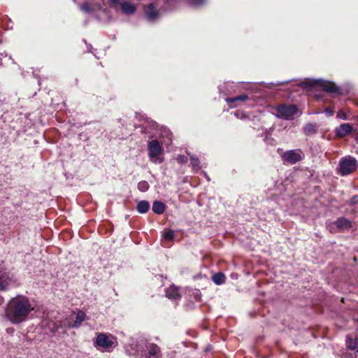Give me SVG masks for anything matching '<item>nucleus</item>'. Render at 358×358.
Instances as JSON below:
<instances>
[{"mask_svg":"<svg viewBox=\"0 0 358 358\" xmlns=\"http://www.w3.org/2000/svg\"><path fill=\"white\" fill-rule=\"evenodd\" d=\"M34 304L27 296L17 295L7 303L4 317L13 324L26 322L34 310Z\"/></svg>","mask_w":358,"mask_h":358,"instance_id":"1","label":"nucleus"},{"mask_svg":"<svg viewBox=\"0 0 358 358\" xmlns=\"http://www.w3.org/2000/svg\"><path fill=\"white\" fill-rule=\"evenodd\" d=\"M117 343V338L108 333H97L93 342L96 350L107 352H113Z\"/></svg>","mask_w":358,"mask_h":358,"instance_id":"2","label":"nucleus"},{"mask_svg":"<svg viewBox=\"0 0 358 358\" xmlns=\"http://www.w3.org/2000/svg\"><path fill=\"white\" fill-rule=\"evenodd\" d=\"M148 155L152 162L160 164L162 159L160 157L163 153V147L157 140H152L148 144Z\"/></svg>","mask_w":358,"mask_h":358,"instance_id":"3","label":"nucleus"},{"mask_svg":"<svg viewBox=\"0 0 358 358\" xmlns=\"http://www.w3.org/2000/svg\"><path fill=\"white\" fill-rule=\"evenodd\" d=\"M357 168V160L352 157H343L339 162V171L342 176L348 175Z\"/></svg>","mask_w":358,"mask_h":358,"instance_id":"4","label":"nucleus"},{"mask_svg":"<svg viewBox=\"0 0 358 358\" xmlns=\"http://www.w3.org/2000/svg\"><path fill=\"white\" fill-rule=\"evenodd\" d=\"M277 117L285 119H293L297 115L298 109L294 105L282 104L276 108Z\"/></svg>","mask_w":358,"mask_h":358,"instance_id":"5","label":"nucleus"},{"mask_svg":"<svg viewBox=\"0 0 358 358\" xmlns=\"http://www.w3.org/2000/svg\"><path fill=\"white\" fill-rule=\"evenodd\" d=\"M284 163L294 164L304 158V154L301 149L290 150L281 155Z\"/></svg>","mask_w":358,"mask_h":358,"instance_id":"6","label":"nucleus"},{"mask_svg":"<svg viewBox=\"0 0 358 358\" xmlns=\"http://www.w3.org/2000/svg\"><path fill=\"white\" fill-rule=\"evenodd\" d=\"M305 85V87L307 88L311 86L320 87L323 91L329 93L337 92L339 90L334 83L324 80H313L306 83Z\"/></svg>","mask_w":358,"mask_h":358,"instance_id":"7","label":"nucleus"},{"mask_svg":"<svg viewBox=\"0 0 358 358\" xmlns=\"http://www.w3.org/2000/svg\"><path fill=\"white\" fill-rule=\"evenodd\" d=\"M16 285V280L4 267L0 266V291H5L10 287Z\"/></svg>","mask_w":358,"mask_h":358,"instance_id":"8","label":"nucleus"},{"mask_svg":"<svg viewBox=\"0 0 358 358\" xmlns=\"http://www.w3.org/2000/svg\"><path fill=\"white\" fill-rule=\"evenodd\" d=\"M103 0H87L80 6V9L87 13H92L97 10L103 9Z\"/></svg>","mask_w":358,"mask_h":358,"instance_id":"9","label":"nucleus"},{"mask_svg":"<svg viewBox=\"0 0 358 358\" xmlns=\"http://www.w3.org/2000/svg\"><path fill=\"white\" fill-rule=\"evenodd\" d=\"M143 11L146 19L149 22H155L159 18V12L157 10V5L155 3H149L148 6H144Z\"/></svg>","mask_w":358,"mask_h":358,"instance_id":"10","label":"nucleus"},{"mask_svg":"<svg viewBox=\"0 0 358 358\" xmlns=\"http://www.w3.org/2000/svg\"><path fill=\"white\" fill-rule=\"evenodd\" d=\"M249 99L246 94H242L233 98H227L226 101L231 108H236L240 106L239 102H243Z\"/></svg>","mask_w":358,"mask_h":358,"instance_id":"11","label":"nucleus"},{"mask_svg":"<svg viewBox=\"0 0 358 358\" xmlns=\"http://www.w3.org/2000/svg\"><path fill=\"white\" fill-rule=\"evenodd\" d=\"M120 8L122 13L127 15H132L136 10V7L134 4L126 1L121 2Z\"/></svg>","mask_w":358,"mask_h":358,"instance_id":"12","label":"nucleus"},{"mask_svg":"<svg viewBox=\"0 0 358 358\" xmlns=\"http://www.w3.org/2000/svg\"><path fill=\"white\" fill-rule=\"evenodd\" d=\"M334 224L341 231L349 229L352 226L351 222L345 217H340L337 219L335 221Z\"/></svg>","mask_w":358,"mask_h":358,"instance_id":"13","label":"nucleus"},{"mask_svg":"<svg viewBox=\"0 0 358 358\" xmlns=\"http://www.w3.org/2000/svg\"><path fill=\"white\" fill-rule=\"evenodd\" d=\"M166 296L170 299L177 300L181 296L178 288L174 285L170 286L166 292Z\"/></svg>","mask_w":358,"mask_h":358,"instance_id":"14","label":"nucleus"},{"mask_svg":"<svg viewBox=\"0 0 358 358\" xmlns=\"http://www.w3.org/2000/svg\"><path fill=\"white\" fill-rule=\"evenodd\" d=\"M352 130V126L348 123H344L341 124L338 127L336 128V134L339 136H344L350 133H351Z\"/></svg>","mask_w":358,"mask_h":358,"instance_id":"15","label":"nucleus"},{"mask_svg":"<svg viewBox=\"0 0 358 358\" xmlns=\"http://www.w3.org/2000/svg\"><path fill=\"white\" fill-rule=\"evenodd\" d=\"M85 318H86L85 313L84 312L80 310L76 314V317L74 322L72 324H71L70 326L71 327L77 328V327H80V325L81 324V323L83 321H85Z\"/></svg>","mask_w":358,"mask_h":358,"instance_id":"16","label":"nucleus"},{"mask_svg":"<svg viewBox=\"0 0 358 358\" xmlns=\"http://www.w3.org/2000/svg\"><path fill=\"white\" fill-rule=\"evenodd\" d=\"M137 210L140 213H145L150 208V203L147 201H141L137 204Z\"/></svg>","mask_w":358,"mask_h":358,"instance_id":"17","label":"nucleus"},{"mask_svg":"<svg viewBox=\"0 0 358 358\" xmlns=\"http://www.w3.org/2000/svg\"><path fill=\"white\" fill-rule=\"evenodd\" d=\"M152 210L157 214H162L165 209L164 204L161 201H155L152 204Z\"/></svg>","mask_w":358,"mask_h":358,"instance_id":"18","label":"nucleus"},{"mask_svg":"<svg viewBox=\"0 0 358 358\" xmlns=\"http://www.w3.org/2000/svg\"><path fill=\"white\" fill-rule=\"evenodd\" d=\"M213 281L216 285H222L225 282L226 277L222 273H217L213 275Z\"/></svg>","mask_w":358,"mask_h":358,"instance_id":"19","label":"nucleus"},{"mask_svg":"<svg viewBox=\"0 0 358 358\" xmlns=\"http://www.w3.org/2000/svg\"><path fill=\"white\" fill-rule=\"evenodd\" d=\"M346 343L348 348L350 350H355L358 345V339L355 338V340H352L348 336L346 338Z\"/></svg>","mask_w":358,"mask_h":358,"instance_id":"20","label":"nucleus"},{"mask_svg":"<svg viewBox=\"0 0 358 358\" xmlns=\"http://www.w3.org/2000/svg\"><path fill=\"white\" fill-rule=\"evenodd\" d=\"M191 165L195 171H198L200 169L199 160L197 157L194 155L190 156Z\"/></svg>","mask_w":358,"mask_h":358,"instance_id":"21","label":"nucleus"},{"mask_svg":"<svg viewBox=\"0 0 358 358\" xmlns=\"http://www.w3.org/2000/svg\"><path fill=\"white\" fill-rule=\"evenodd\" d=\"M147 348L149 350V355L152 357L156 356L159 351L158 346L155 344H150Z\"/></svg>","mask_w":358,"mask_h":358,"instance_id":"22","label":"nucleus"},{"mask_svg":"<svg viewBox=\"0 0 358 358\" xmlns=\"http://www.w3.org/2000/svg\"><path fill=\"white\" fill-rule=\"evenodd\" d=\"M304 132L306 135H309L310 134H313L315 131V127L314 124L309 123L307 124L304 127Z\"/></svg>","mask_w":358,"mask_h":358,"instance_id":"23","label":"nucleus"},{"mask_svg":"<svg viewBox=\"0 0 358 358\" xmlns=\"http://www.w3.org/2000/svg\"><path fill=\"white\" fill-rule=\"evenodd\" d=\"M163 238L166 241H171L174 238V232L172 230H165L163 233Z\"/></svg>","mask_w":358,"mask_h":358,"instance_id":"24","label":"nucleus"},{"mask_svg":"<svg viewBox=\"0 0 358 358\" xmlns=\"http://www.w3.org/2000/svg\"><path fill=\"white\" fill-rule=\"evenodd\" d=\"M149 188V185L146 181H141L138 184V189L141 192H146Z\"/></svg>","mask_w":358,"mask_h":358,"instance_id":"25","label":"nucleus"},{"mask_svg":"<svg viewBox=\"0 0 358 358\" xmlns=\"http://www.w3.org/2000/svg\"><path fill=\"white\" fill-rule=\"evenodd\" d=\"M177 161L180 164H186L188 162V158L185 155H179L177 157Z\"/></svg>","mask_w":358,"mask_h":358,"instance_id":"26","label":"nucleus"},{"mask_svg":"<svg viewBox=\"0 0 358 358\" xmlns=\"http://www.w3.org/2000/svg\"><path fill=\"white\" fill-rule=\"evenodd\" d=\"M206 0H189V3L194 6H202Z\"/></svg>","mask_w":358,"mask_h":358,"instance_id":"27","label":"nucleus"},{"mask_svg":"<svg viewBox=\"0 0 358 358\" xmlns=\"http://www.w3.org/2000/svg\"><path fill=\"white\" fill-rule=\"evenodd\" d=\"M337 117L338 118L341 119V120H346L347 119V117H346L345 114L343 111H341V110H340V111H338L337 113Z\"/></svg>","mask_w":358,"mask_h":358,"instance_id":"28","label":"nucleus"},{"mask_svg":"<svg viewBox=\"0 0 358 358\" xmlns=\"http://www.w3.org/2000/svg\"><path fill=\"white\" fill-rule=\"evenodd\" d=\"M52 327L50 326V329L51 330L52 332L55 333L57 331H58L59 329V326H57V324H55L54 322H52Z\"/></svg>","mask_w":358,"mask_h":358,"instance_id":"29","label":"nucleus"},{"mask_svg":"<svg viewBox=\"0 0 358 358\" xmlns=\"http://www.w3.org/2000/svg\"><path fill=\"white\" fill-rule=\"evenodd\" d=\"M234 116H236L237 118L243 119L245 117V115L241 113V112H234Z\"/></svg>","mask_w":358,"mask_h":358,"instance_id":"30","label":"nucleus"},{"mask_svg":"<svg viewBox=\"0 0 358 358\" xmlns=\"http://www.w3.org/2000/svg\"><path fill=\"white\" fill-rule=\"evenodd\" d=\"M324 113L327 114V116H331L333 115L334 110L331 108H328L325 110Z\"/></svg>","mask_w":358,"mask_h":358,"instance_id":"31","label":"nucleus"},{"mask_svg":"<svg viewBox=\"0 0 358 358\" xmlns=\"http://www.w3.org/2000/svg\"><path fill=\"white\" fill-rule=\"evenodd\" d=\"M351 201L352 203H358V196H355L352 198Z\"/></svg>","mask_w":358,"mask_h":358,"instance_id":"32","label":"nucleus"},{"mask_svg":"<svg viewBox=\"0 0 358 358\" xmlns=\"http://www.w3.org/2000/svg\"><path fill=\"white\" fill-rule=\"evenodd\" d=\"M110 1L113 6H115L117 4V3L119 2L120 0H110Z\"/></svg>","mask_w":358,"mask_h":358,"instance_id":"33","label":"nucleus"},{"mask_svg":"<svg viewBox=\"0 0 358 358\" xmlns=\"http://www.w3.org/2000/svg\"><path fill=\"white\" fill-rule=\"evenodd\" d=\"M4 302V299L3 296H0V306H1Z\"/></svg>","mask_w":358,"mask_h":358,"instance_id":"34","label":"nucleus"},{"mask_svg":"<svg viewBox=\"0 0 358 358\" xmlns=\"http://www.w3.org/2000/svg\"><path fill=\"white\" fill-rule=\"evenodd\" d=\"M0 56H2V54H0ZM1 64V57H0V64Z\"/></svg>","mask_w":358,"mask_h":358,"instance_id":"35","label":"nucleus"},{"mask_svg":"<svg viewBox=\"0 0 358 358\" xmlns=\"http://www.w3.org/2000/svg\"><path fill=\"white\" fill-rule=\"evenodd\" d=\"M356 142L358 143V136L356 138Z\"/></svg>","mask_w":358,"mask_h":358,"instance_id":"36","label":"nucleus"},{"mask_svg":"<svg viewBox=\"0 0 358 358\" xmlns=\"http://www.w3.org/2000/svg\"><path fill=\"white\" fill-rule=\"evenodd\" d=\"M204 174L206 175V173H204ZM206 176L207 180H209V178L207 176Z\"/></svg>","mask_w":358,"mask_h":358,"instance_id":"37","label":"nucleus"},{"mask_svg":"<svg viewBox=\"0 0 358 358\" xmlns=\"http://www.w3.org/2000/svg\"><path fill=\"white\" fill-rule=\"evenodd\" d=\"M357 352H358V350H357Z\"/></svg>","mask_w":358,"mask_h":358,"instance_id":"38","label":"nucleus"}]
</instances>
